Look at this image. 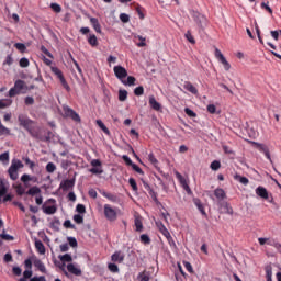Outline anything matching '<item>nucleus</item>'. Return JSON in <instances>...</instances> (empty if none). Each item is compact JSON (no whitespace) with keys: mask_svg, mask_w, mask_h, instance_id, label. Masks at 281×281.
I'll return each mask as SVG.
<instances>
[{"mask_svg":"<svg viewBox=\"0 0 281 281\" xmlns=\"http://www.w3.org/2000/svg\"><path fill=\"white\" fill-rule=\"evenodd\" d=\"M25 81L19 79L15 81L14 87L9 90V98H14V95H19L24 93Z\"/></svg>","mask_w":281,"mask_h":281,"instance_id":"5","label":"nucleus"},{"mask_svg":"<svg viewBox=\"0 0 281 281\" xmlns=\"http://www.w3.org/2000/svg\"><path fill=\"white\" fill-rule=\"evenodd\" d=\"M213 196H215L216 201L221 202L227 199V193L225 192V190L217 188L213 191Z\"/></svg>","mask_w":281,"mask_h":281,"instance_id":"11","label":"nucleus"},{"mask_svg":"<svg viewBox=\"0 0 281 281\" xmlns=\"http://www.w3.org/2000/svg\"><path fill=\"white\" fill-rule=\"evenodd\" d=\"M26 194L34 196V194H41V188L38 187H32L29 189V191L26 192Z\"/></svg>","mask_w":281,"mask_h":281,"instance_id":"35","label":"nucleus"},{"mask_svg":"<svg viewBox=\"0 0 281 281\" xmlns=\"http://www.w3.org/2000/svg\"><path fill=\"white\" fill-rule=\"evenodd\" d=\"M269 245L278 249V251H281V244L277 243L276 240L269 241Z\"/></svg>","mask_w":281,"mask_h":281,"instance_id":"60","label":"nucleus"},{"mask_svg":"<svg viewBox=\"0 0 281 281\" xmlns=\"http://www.w3.org/2000/svg\"><path fill=\"white\" fill-rule=\"evenodd\" d=\"M20 67H22V68L30 67V59H27L26 57L21 58Z\"/></svg>","mask_w":281,"mask_h":281,"instance_id":"48","label":"nucleus"},{"mask_svg":"<svg viewBox=\"0 0 281 281\" xmlns=\"http://www.w3.org/2000/svg\"><path fill=\"white\" fill-rule=\"evenodd\" d=\"M35 248L38 251V254H41V255L45 254V245H43V241L36 240L35 241Z\"/></svg>","mask_w":281,"mask_h":281,"instance_id":"30","label":"nucleus"},{"mask_svg":"<svg viewBox=\"0 0 281 281\" xmlns=\"http://www.w3.org/2000/svg\"><path fill=\"white\" fill-rule=\"evenodd\" d=\"M15 49H18V52H20L21 54H25V52H27V46H25V44L23 43H15L14 44Z\"/></svg>","mask_w":281,"mask_h":281,"instance_id":"31","label":"nucleus"},{"mask_svg":"<svg viewBox=\"0 0 281 281\" xmlns=\"http://www.w3.org/2000/svg\"><path fill=\"white\" fill-rule=\"evenodd\" d=\"M183 89L189 91V93H193V95H196V93H199V90L196 89V87H194V85H192V82L190 81H186L183 83Z\"/></svg>","mask_w":281,"mask_h":281,"instance_id":"15","label":"nucleus"},{"mask_svg":"<svg viewBox=\"0 0 281 281\" xmlns=\"http://www.w3.org/2000/svg\"><path fill=\"white\" fill-rule=\"evenodd\" d=\"M183 266H184V269H187V271H189V273L194 272V269L192 268V263H190L188 261H183Z\"/></svg>","mask_w":281,"mask_h":281,"instance_id":"53","label":"nucleus"},{"mask_svg":"<svg viewBox=\"0 0 281 281\" xmlns=\"http://www.w3.org/2000/svg\"><path fill=\"white\" fill-rule=\"evenodd\" d=\"M50 9L53 12H56L57 14L63 12V8L58 3H52Z\"/></svg>","mask_w":281,"mask_h":281,"instance_id":"42","label":"nucleus"},{"mask_svg":"<svg viewBox=\"0 0 281 281\" xmlns=\"http://www.w3.org/2000/svg\"><path fill=\"white\" fill-rule=\"evenodd\" d=\"M184 113H187V115H189V117H195L196 116V113L194 111H192L190 108H186Z\"/></svg>","mask_w":281,"mask_h":281,"instance_id":"59","label":"nucleus"},{"mask_svg":"<svg viewBox=\"0 0 281 281\" xmlns=\"http://www.w3.org/2000/svg\"><path fill=\"white\" fill-rule=\"evenodd\" d=\"M195 21L199 26L203 27L207 23V18H205V15L203 14H198V16L195 18Z\"/></svg>","mask_w":281,"mask_h":281,"instance_id":"25","label":"nucleus"},{"mask_svg":"<svg viewBox=\"0 0 281 281\" xmlns=\"http://www.w3.org/2000/svg\"><path fill=\"white\" fill-rule=\"evenodd\" d=\"M156 227L159 229L162 236H165V238H171L170 232L168 231V228H166V225H164V223L159 221L156 222Z\"/></svg>","mask_w":281,"mask_h":281,"instance_id":"12","label":"nucleus"},{"mask_svg":"<svg viewBox=\"0 0 281 281\" xmlns=\"http://www.w3.org/2000/svg\"><path fill=\"white\" fill-rule=\"evenodd\" d=\"M76 210H77V212H78L79 214H85V212H87V209L85 207L83 204H78V205L76 206Z\"/></svg>","mask_w":281,"mask_h":281,"instance_id":"58","label":"nucleus"},{"mask_svg":"<svg viewBox=\"0 0 281 281\" xmlns=\"http://www.w3.org/2000/svg\"><path fill=\"white\" fill-rule=\"evenodd\" d=\"M123 161H125V164L127 166H133V164H134L133 160H131V157H128L126 155L123 156Z\"/></svg>","mask_w":281,"mask_h":281,"instance_id":"63","label":"nucleus"},{"mask_svg":"<svg viewBox=\"0 0 281 281\" xmlns=\"http://www.w3.org/2000/svg\"><path fill=\"white\" fill-rule=\"evenodd\" d=\"M75 184H76L75 180H64L60 183V188L61 190H70V188H74Z\"/></svg>","mask_w":281,"mask_h":281,"instance_id":"23","label":"nucleus"},{"mask_svg":"<svg viewBox=\"0 0 281 281\" xmlns=\"http://www.w3.org/2000/svg\"><path fill=\"white\" fill-rule=\"evenodd\" d=\"M33 265H34V267H36V269H38V271H41V273H47V268L45 267V263H43V261H41V259L34 258Z\"/></svg>","mask_w":281,"mask_h":281,"instance_id":"13","label":"nucleus"},{"mask_svg":"<svg viewBox=\"0 0 281 281\" xmlns=\"http://www.w3.org/2000/svg\"><path fill=\"white\" fill-rule=\"evenodd\" d=\"M140 243L143 245H150V237L147 234L140 235Z\"/></svg>","mask_w":281,"mask_h":281,"instance_id":"43","label":"nucleus"},{"mask_svg":"<svg viewBox=\"0 0 281 281\" xmlns=\"http://www.w3.org/2000/svg\"><path fill=\"white\" fill-rule=\"evenodd\" d=\"M68 243L70 247H78V240H76V237H68Z\"/></svg>","mask_w":281,"mask_h":281,"instance_id":"56","label":"nucleus"},{"mask_svg":"<svg viewBox=\"0 0 281 281\" xmlns=\"http://www.w3.org/2000/svg\"><path fill=\"white\" fill-rule=\"evenodd\" d=\"M90 23L98 34H102V26L100 25L98 18H90Z\"/></svg>","mask_w":281,"mask_h":281,"instance_id":"16","label":"nucleus"},{"mask_svg":"<svg viewBox=\"0 0 281 281\" xmlns=\"http://www.w3.org/2000/svg\"><path fill=\"white\" fill-rule=\"evenodd\" d=\"M50 71L54 72V75L58 78V80L61 82V86L64 87V89H66V91H69V83H67V80L65 79V76L63 75V70L59 69L56 66L50 67Z\"/></svg>","mask_w":281,"mask_h":281,"instance_id":"6","label":"nucleus"},{"mask_svg":"<svg viewBox=\"0 0 281 281\" xmlns=\"http://www.w3.org/2000/svg\"><path fill=\"white\" fill-rule=\"evenodd\" d=\"M41 52H43V54L48 56V58L54 59V55L52 53H49L48 49L45 46H41Z\"/></svg>","mask_w":281,"mask_h":281,"instance_id":"57","label":"nucleus"},{"mask_svg":"<svg viewBox=\"0 0 281 281\" xmlns=\"http://www.w3.org/2000/svg\"><path fill=\"white\" fill-rule=\"evenodd\" d=\"M256 146L258 148V150H260V153H263V155L267 157V159H269L271 161V154L269 153V147H267L263 144L260 143H256Z\"/></svg>","mask_w":281,"mask_h":281,"instance_id":"14","label":"nucleus"},{"mask_svg":"<svg viewBox=\"0 0 281 281\" xmlns=\"http://www.w3.org/2000/svg\"><path fill=\"white\" fill-rule=\"evenodd\" d=\"M215 58L218 60V63H221V65H223L225 71H229V69H232V65H229V61H227L225 55H223L218 48H215Z\"/></svg>","mask_w":281,"mask_h":281,"instance_id":"7","label":"nucleus"},{"mask_svg":"<svg viewBox=\"0 0 281 281\" xmlns=\"http://www.w3.org/2000/svg\"><path fill=\"white\" fill-rule=\"evenodd\" d=\"M112 262H119L122 263L124 262V252L122 251H116L111 256Z\"/></svg>","mask_w":281,"mask_h":281,"instance_id":"17","label":"nucleus"},{"mask_svg":"<svg viewBox=\"0 0 281 281\" xmlns=\"http://www.w3.org/2000/svg\"><path fill=\"white\" fill-rule=\"evenodd\" d=\"M42 210L44 214H48V215L56 214V205H47V203H44L42 205Z\"/></svg>","mask_w":281,"mask_h":281,"instance_id":"18","label":"nucleus"},{"mask_svg":"<svg viewBox=\"0 0 281 281\" xmlns=\"http://www.w3.org/2000/svg\"><path fill=\"white\" fill-rule=\"evenodd\" d=\"M211 170H218L221 168V161L218 160H214L211 166H210Z\"/></svg>","mask_w":281,"mask_h":281,"instance_id":"51","label":"nucleus"},{"mask_svg":"<svg viewBox=\"0 0 281 281\" xmlns=\"http://www.w3.org/2000/svg\"><path fill=\"white\" fill-rule=\"evenodd\" d=\"M101 194H102V196L108 199V201H111V203H119V201H120V198H117V195L109 193L106 191H102Z\"/></svg>","mask_w":281,"mask_h":281,"instance_id":"20","label":"nucleus"},{"mask_svg":"<svg viewBox=\"0 0 281 281\" xmlns=\"http://www.w3.org/2000/svg\"><path fill=\"white\" fill-rule=\"evenodd\" d=\"M126 98H128V91L119 90V100H120V102L126 101Z\"/></svg>","mask_w":281,"mask_h":281,"instance_id":"34","label":"nucleus"},{"mask_svg":"<svg viewBox=\"0 0 281 281\" xmlns=\"http://www.w3.org/2000/svg\"><path fill=\"white\" fill-rule=\"evenodd\" d=\"M15 192L19 196H23L25 194V188H23V184L15 186Z\"/></svg>","mask_w":281,"mask_h":281,"instance_id":"41","label":"nucleus"},{"mask_svg":"<svg viewBox=\"0 0 281 281\" xmlns=\"http://www.w3.org/2000/svg\"><path fill=\"white\" fill-rule=\"evenodd\" d=\"M134 94L135 95H144V87L139 86L134 89Z\"/></svg>","mask_w":281,"mask_h":281,"instance_id":"55","label":"nucleus"},{"mask_svg":"<svg viewBox=\"0 0 281 281\" xmlns=\"http://www.w3.org/2000/svg\"><path fill=\"white\" fill-rule=\"evenodd\" d=\"M256 194L261 199H269V192H267V189L265 187H258L256 189Z\"/></svg>","mask_w":281,"mask_h":281,"instance_id":"21","label":"nucleus"},{"mask_svg":"<svg viewBox=\"0 0 281 281\" xmlns=\"http://www.w3.org/2000/svg\"><path fill=\"white\" fill-rule=\"evenodd\" d=\"M221 207H222L224 214H234V209H232L229 203L224 202V203L221 204Z\"/></svg>","mask_w":281,"mask_h":281,"instance_id":"26","label":"nucleus"},{"mask_svg":"<svg viewBox=\"0 0 281 281\" xmlns=\"http://www.w3.org/2000/svg\"><path fill=\"white\" fill-rule=\"evenodd\" d=\"M108 269H109L112 273H119V272H120V268H119L117 265H115V263H109Z\"/></svg>","mask_w":281,"mask_h":281,"instance_id":"47","label":"nucleus"},{"mask_svg":"<svg viewBox=\"0 0 281 281\" xmlns=\"http://www.w3.org/2000/svg\"><path fill=\"white\" fill-rule=\"evenodd\" d=\"M21 168H24L23 162L16 158L12 159L11 166L8 169V175L12 181L19 179V170H21Z\"/></svg>","mask_w":281,"mask_h":281,"instance_id":"3","label":"nucleus"},{"mask_svg":"<svg viewBox=\"0 0 281 281\" xmlns=\"http://www.w3.org/2000/svg\"><path fill=\"white\" fill-rule=\"evenodd\" d=\"M97 125L99 126V128H101V131H103V133H105V135H111V131H109V127L104 125L102 120H97Z\"/></svg>","mask_w":281,"mask_h":281,"instance_id":"29","label":"nucleus"},{"mask_svg":"<svg viewBox=\"0 0 281 281\" xmlns=\"http://www.w3.org/2000/svg\"><path fill=\"white\" fill-rule=\"evenodd\" d=\"M0 161L1 164H3L4 166H8V164H10V153L5 151L3 154H0Z\"/></svg>","mask_w":281,"mask_h":281,"instance_id":"27","label":"nucleus"},{"mask_svg":"<svg viewBox=\"0 0 281 281\" xmlns=\"http://www.w3.org/2000/svg\"><path fill=\"white\" fill-rule=\"evenodd\" d=\"M12 63H14V59L12 58V55H8L7 57H5V60H4V63H3V65H12Z\"/></svg>","mask_w":281,"mask_h":281,"instance_id":"61","label":"nucleus"},{"mask_svg":"<svg viewBox=\"0 0 281 281\" xmlns=\"http://www.w3.org/2000/svg\"><path fill=\"white\" fill-rule=\"evenodd\" d=\"M23 161L29 166L30 170H34L36 162L32 161L29 157L23 158Z\"/></svg>","mask_w":281,"mask_h":281,"instance_id":"38","label":"nucleus"},{"mask_svg":"<svg viewBox=\"0 0 281 281\" xmlns=\"http://www.w3.org/2000/svg\"><path fill=\"white\" fill-rule=\"evenodd\" d=\"M103 214L106 221H110V223H114V221H117L120 209L113 207L111 204H104Z\"/></svg>","mask_w":281,"mask_h":281,"instance_id":"4","label":"nucleus"},{"mask_svg":"<svg viewBox=\"0 0 281 281\" xmlns=\"http://www.w3.org/2000/svg\"><path fill=\"white\" fill-rule=\"evenodd\" d=\"M207 111H209V113H211L212 115H214V113H216V105H214V104H209V105H207Z\"/></svg>","mask_w":281,"mask_h":281,"instance_id":"62","label":"nucleus"},{"mask_svg":"<svg viewBox=\"0 0 281 281\" xmlns=\"http://www.w3.org/2000/svg\"><path fill=\"white\" fill-rule=\"evenodd\" d=\"M72 220L75 221V223H77V225H82L85 223V216L80 214L74 215Z\"/></svg>","mask_w":281,"mask_h":281,"instance_id":"37","label":"nucleus"},{"mask_svg":"<svg viewBox=\"0 0 281 281\" xmlns=\"http://www.w3.org/2000/svg\"><path fill=\"white\" fill-rule=\"evenodd\" d=\"M9 187L10 184L4 179H0V196H5V194H8Z\"/></svg>","mask_w":281,"mask_h":281,"instance_id":"19","label":"nucleus"},{"mask_svg":"<svg viewBox=\"0 0 281 281\" xmlns=\"http://www.w3.org/2000/svg\"><path fill=\"white\" fill-rule=\"evenodd\" d=\"M148 161H150V164H153V166H155V168H157L159 160H157V158L155 157V154H149L148 155Z\"/></svg>","mask_w":281,"mask_h":281,"instance_id":"40","label":"nucleus"},{"mask_svg":"<svg viewBox=\"0 0 281 281\" xmlns=\"http://www.w3.org/2000/svg\"><path fill=\"white\" fill-rule=\"evenodd\" d=\"M90 172H92V175H102L103 170L102 167H93L90 169Z\"/></svg>","mask_w":281,"mask_h":281,"instance_id":"54","label":"nucleus"},{"mask_svg":"<svg viewBox=\"0 0 281 281\" xmlns=\"http://www.w3.org/2000/svg\"><path fill=\"white\" fill-rule=\"evenodd\" d=\"M63 111L65 117H70L74 122H80V115L74 109L69 108V105H64Z\"/></svg>","mask_w":281,"mask_h":281,"instance_id":"9","label":"nucleus"},{"mask_svg":"<svg viewBox=\"0 0 281 281\" xmlns=\"http://www.w3.org/2000/svg\"><path fill=\"white\" fill-rule=\"evenodd\" d=\"M67 271L72 273V276H82V270L77 263H68Z\"/></svg>","mask_w":281,"mask_h":281,"instance_id":"10","label":"nucleus"},{"mask_svg":"<svg viewBox=\"0 0 281 281\" xmlns=\"http://www.w3.org/2000/svg\"><path fill=\"white\" fill-rule=\"evenodd\" d=\"M139 281H150V273L143 271L138 274Z\"/></svg>","mask_w":281,"mask_h":281,"instance_id":"33","label":"nucleus"},{"mask_svg":"<svg viewBox=\"0 0 281 281\" xmlns=\"http://www.w3.org/2000/svg\"><path fill=\"white\" fill-rule=\"evenodd\" d=\"M88 43L91 45V47H98V37L95 34H89L88 35Z\"/></svg>","mask_w":281,"mask_h":281,"instance_id":"28","label":"nucleus"},{"mask_svg":"<svg viewBox=\"0 0 281 281\" xmlns=\"http://www.w3.org/2000/svg\"><path fill=\"white\" fill-rule=\"evenodd\" d=\"M176 178L178 179L181 188L187 192V194H192V189H190V180L183 177L181 173L176 172Z\"/></svg>","mask_w":281,"mask_h":281,"instance_id":"8","label":"nucleus"},{"mask_svg":"<svg viewBox=\"0 0 281 281\" xmlns=\"http://www.w3.org/2000/svg\"><path fill=\"white\" fill-rule=\"evenodd\" d=\"M30 281H47V280L45 279V277L41 276V277H33L31 278Z\"/></svg>","mask_w":281,"mask_h":281,"instance_id":"64","label":"nucleus"},{"mask_svg":"<svg viewBox=\"0 0 281 281\" xmlns=\"http://www.w3.org/2000/svg\"><path fill=\"white\" fill-rule=\"evenodd\" d=\"M149 105L154 111H161V103L157 102V99L155 97H149Z\"/></svg>","mask_w":281,"mask_h":281,"instance_id":"22","label":"nucleus"},{"mask_svg":"<svg viewBox=\"0 0 281 281\" xmlns=\"http://www.w3.org/2000/svg\"><path fill=\"white\" fill-rule=\"evenodd\" d=\"M21 181H22L23 183H26L27 181H36V177H31L30 175L24 173V175H22V177H21Z\"/></svg>","mask_w":281,"mask_h":281,"instance_id":"39","label":"nucleus"},{"mask_svg":"<svg viewBox=\"0 0 281 281\" xmlns=\"http://www.w3.org/2000/svg\"><path fill=\"white\" fill-rule=\"evenodd\" d=\"M184 36H186L187 41H189V43H192V45H194V43H196V41L194 40V36H192V33L190 31H188Z\"/></svg>","mask_w":281,"mask_h":281,"instance_id":"49","label":"nucleus"},{"mask_svg":"<svg viewBox=\"0 0 281 281\" xmlns=\"http://www.w3.org/2000/svg\"><path fill=\"white\" fill-rule=\"evenodd\" d=\"M128 183H130L132 190L134 192H137L138 188H137V182L135 181V178H130Z\"/></svg>","mask_w":281,"mask_h":281,"instance_id":"46","label":"nucleus"},{"mask_svg":"<svg viewBox=\"0 0 281 281\" xmlns=\"http://www.w3.org/2000/svg\"><path fill=\"white\" fill-rule=\"evenodd\" d=\"M134 223H135L136 232H142L144 229V224L142 223L140 217H136Z\"/></svg>","mask_w":281,"mask_h":281,"instance_id":"32","label":"nucleus"},{"mask_svg":"<svg viewBox=\"0 0 281 281\" xmlns=\"http://www.w3.org/2000/svg\"><path fill=\"white\" fill-rule=\"evenodd\" d=\"M114 76L124 85L125 87H135L137 79L133 76H128V71L123 66H114L113 68Z\"/></svg>","mask_w":281,"mask_h":281,"instance_id":"2","label":"nucleus"},{"mask_svg":"<svg viewBox=\"0 0 281 281\" xmlns=\"http://www.w3.org/2000/svg\"><path fill=\"white\" fill-rule=\"evenodd\" d=\"M120 20L122 21V23H128L131 21V18L126 13H121Z\"/></svg>","mask_w":281,"mask_h":281,"instance_id":"52","label":"nucleus"},{"mask_svg":"<svg viewBox=\"0 0 281 281\" xmlns=\"http://www.w3.org/2000/svg\"><path fill=\"white\" fill-rule=\"evenodd\" d=\"M135 38H138L140 43L137 44V47H146V37L142 35H136Z\"/></svg>","mask_w":281,"mask_h":281,"instance_id":"45","label":"nucleus"},{"mask_svg":"<svg viewBox=\"0 0 281 281\" xmlns=\"http://www.w3.org/2000/svg\"><path fill=\"white\" fill-rule=\"evenodd\" d=\"M235 181H238L243 186H248L249 184V179L247 177H243L238 173L234 176Z\"/></svg>","mask_w":281,"mask_h":281,"instance_id":"24","label":"nucleus"},{"mask_svg":"<svg viewBox=\"0 0 281 281\" xmlns=\"http://www.w3.org/2000/svg\"><path fill=\"white\" fill-rule=\"evenodd\" d=\"M59 260L61 262H72L74 258L71 257V255L65 254V255L59 256Z\"/></svg>","mask_w":281,"mask_h":281,"instance_id":"36","label":"nucleus"},{"mask_svg":"<svg viewBox=\"0 0 281 281\" xmlns=\"http://www.w3.org/2000/svg\"><path fill=\"white\" fill-rule=\"evenodd\" d=\"M18 122L20 126L25 128L30 135H32L35 139H38L41 137V130L34 125V121H32L27 115L25 114H19Z\"/></svg>","mask_w":281,"mask_h":281,"instance_id":"1","label":"nucleus"},{"mask_svg":"<svg viewBox=\"0 0 281 281\" xmlns=\"http://www.w3.org/2000/svg\"><path fill=\"white\" fill-rule=\"evenodd\" d=\"M273 240H271L270 238H265V237H259L258 238V243L259 245H269V243H272Z\"/></svg>","mask_w":281,"mask_h":281,"instance_id":"50","label":"nucleus"},{"mask_svg":"<svg viewBox=\"0 0 281 281\" xmlns=\"http://www.w3.org/2000/svg\"><path fill=\"white\" fill-rule=\"evenodd\" d=\"M46 171L49 172L50 175L53 172H56V165L54 162H48L46 165Z\"/></svg>","mask_w":281,"mask_h":281,"instance_id":"44","label":"nucleus"}]
</instances>
